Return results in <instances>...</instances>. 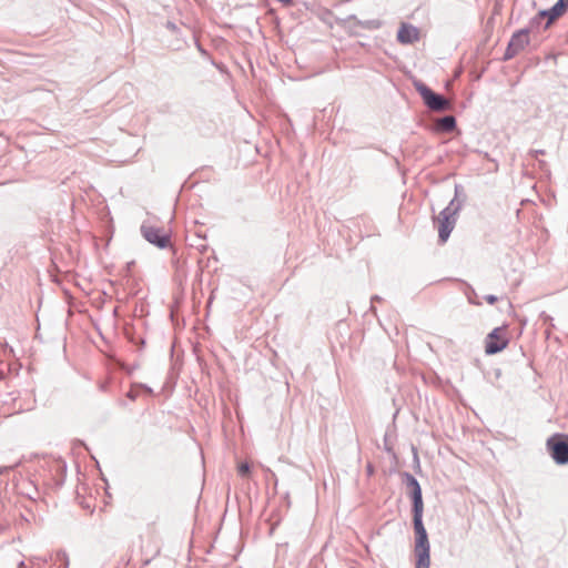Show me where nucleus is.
<instances>
[{
  "label": "nucleus",
  "instance_id": "1",
  "mask_svg": "<svg viewBox=\"0 0 568 568\" xmlns=\"http://www.w3.org/2000/svg\"><path fill=\"white\" fill-rule=\"evenodd\" d=\"M546 449L558 465L568 464V435L556 433L546 442Z\"/></svg>",
  "mask_w": 568,
  "mask_h": 568
},
{
  "label": "nucleus",
  "instance_id": "2",
  "mask_svg": "<svg viewBox=\"0 0 568 568\" xmlns=\"http://www.w3.org/2000/svg\"><path fill=\"white\" fill-rule=\"evenodd\" d=\"M509 343L507 326L494 328L485 339V353L494 355L504 351Z\"/></svg>",
  "mask_w": 568,
  "mask_h": 568
},
{
  "label": "nucleus",
  "instance_id": "3",
  "mask_svg": "<svg viewBox=\"0 0 568 568\" xmlns=\"http://www.w3.org/2000/svg\"><path fill=\"white\" fill-rule=\"evenodd\" d=\"M440 243H445L456 224V212L449 207L443 210L436 220Z\"/></svg>",
  "mask_w": 568,
  "mask_h": 568
},
{
  "label": "nucleus",
  "instance_id": "4",
  "mask_svg": "<svg viewBox=\"0 0 568 568\" xmlns=\"http://www.w3.org/2000/svg\"><path fill=\"white\" fill-rule=\"evenodd\" d=\"M141 232L148 242L160 248H164L170 245V236L163 229L156 227L150 223H144L141 226Z\"/></svg>",
  "mask_w": 568,
  "mask_h": 568
},
{
  "label": "nucleus",
  "instance_id": "5",
  "mask_svg": "<svg viewBox=\"0 0 568 568\" xmlns=\"http://www.w3.org/2000/svg\"><path fill=\"white\" fill-rule=\"evenodd\" d=\"M408 484L412 487L413 523H423L424 503L422 488L413 476L409 477Z\"/></svg>",
  "mask_w": 568,
  "mask_h": 568
},
{
  "label": "nucleus",
  "instance_id": "6",
  "mask_svg": "<svg viewBox=\"0 0 568 568\" xmlns=\"http://www.w3.org/2000/svg\"><path fill=\"white\" fill-rule=\"evenodd\" d=\"M419 94L422 95L425 104L434 111H444L448 109L449 102L442 95L436 94L426 85H419L417 88Z\"/></svg>",
  "mask_w": 568,
  "mask_h": 568
},
{
  "label": "nucleus",
  "instance_id": "7",
  "mask_svg": "<svg viewBox=\"0 0 568 568\" xmlns=\"http://www.w3.org/2000/svg\"><path fill=\"white\" fill-rule=\"evenodd\" d=\"M529 43V32L527 30H520L516 32L509 43L508 48L506 50L505 58L510 59L515 57L518 52L525 49V47Z\"/></svg>",
  "mask_w": 568,
  "mask_h": 568
},
{
  "label": "nucleus",
  "instance_id": "8",
  "mask_svg": "<svg viewBox=\"0 0 568 568\" xmlns=\"http://www.w3.org/2000/svg\"><path fill=\"white\" fill-rule=\"evenodd\" d=\"M419 39V31L416 27L402 23L397 33V40L403 44L414 43Z\"/></svg>",
  "mask_w": 568,
  "mask_h": 568
},
{
  "label": "nucleus",
  "instance_id": "9",
  "mask_svg": "<svg viewBox=\"0 0 568 568\" xmlns=\"http://www.w3.org/2000/svg\"><path fill=\"white\" fill-rule=\"evenodd\" d=\"M568 9V0H558L557 3L549 10H542L539 12L541 18H547V26L551 24L556 19L561 17Z\"/></svg>",
  "mask_w": 568,
  "mask_h": 568
},
{
  "label": "nucleus",
  "instance_id": "10",
  "mask_svg": "<svg viewBox=\"0 0 568 568\" xmlns=\"http://www.w3.org/2000/svg\"><path fill=\"white\" fill-rule=\"evenodd\" d=\"M415 531V547L414 551L429 549V541L426 528L423 523H413Z\"/></svg>",
  "mask_w": 568,
  "mask_h": 568
},
{
  "label": "nucleus",
  "instance_id": "11",
  "mask_svg": "<svg viewBox=\"0 0 568 568\" xmlns=\"http://www.w3.org/2000/svg\"><path fill=\"white\" fill-rule=\"evenodd\" d=\"M456 126V120L452 115L444 116L436 121L435 129L439 132H452Z\"/></svg>",
  "mask_w": 568,
  "mask_h": 568
},
{
  "label": "nucleus",
  "instance_id": "12",
  "mask_svg": "<svg viewBox=\"0 0 568 568\" xmlns=\"http://www.w3.org/2000/svg\"><path fill=\"white\" fill-rule=\"evenodd\" d=\"M416 557V568H429L430 566V548L414 551Z\"/></svg>",
  "mask_w": 568,
  "mask_h": 568
},
{
  "label": "nucleus",
  "instance_id": "13",
  "mask_svg": "<svg viewBox=\"0 0 568 568\" xmlns=\"http://www.w3.org/2000/svg\"><path fill=\"white\" fill-rule=\"evenodd\" d=\"M237 471L241 476H247L250 474V465L247 463H242L237 466Z\"/></svg>",
  "mask_w": 568,
  "mask_h": 568
},
{
  "label": "nucleus",
  "instance_id": "14",
  "mask_svg": "<svg viewBox=\"0 0 568 568\" xmlns=\"http://www.w3.org/2000/svg\"><path fill=\"white\" fill-rule=\"evenodd\" d=\"M496 300H497V298H496L495 296H493V295H490V296H487V297H486V301H487L489 304H494V303L496 302Z\"/></svg>",
  "mask_w": 568,
  "mask_h": 568
},
{
  "label": "nucleus",
  "instance_id": "15",
  "mask_svg": "<svg viewBox=\"0 0 568 568\" xmlns=\"http://www.w3.org/2000/svg\"><path fill=\"white\" fill-rule=\"evenodd\" d=\"M278 1H280V2H283V3H285V4H287V3H291V2H292V0H278Z\"/></svg>",
  "mask_w": 568,
  "mask_h": 568
}]
</instances>
